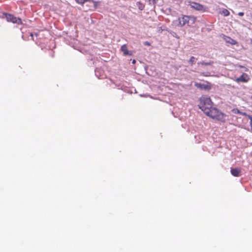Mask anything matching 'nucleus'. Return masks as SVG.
I'll use <instances>...</instances> for the list:
<instances>
[{
    "label": "nucleus",
    "instance_id": "obj_10",
    "mask_svg": "<svg viewBox=\"0 0 252 252\" xmlns=\"http://www.w3.org/2000/svg\"><path fill=\"white\" fill-rule=\"evenodd\" d=\"M223 39L226 43H229L231 45H235L237 43L236 40L227 36H224Z\"/></svg>",
    "mask_w": 252,
    "mask_h": 252
},
{
    "label": "nucleus",
    "instance_id": "obj_12",
    "mask_svg": "<svg viewBox=\"0 0 252 252\" xmlns=\"http://www.w3.org/2000/svg\"><path fill=\"white\" fill-rule=\"evenodd\" d=\"M222 14H223L224 16H227L229 15L230 13L229 11L226 9H223L221 13Z\"/></svg>",
    "mask_w": 252,
    "mask_h": 252
},
{
    "label": "nucleus",
    "instance_id": "obj_7",
    "mask_svg": "<svg viewBox=\"0 0 252 252\" xmlns=\"http://www.w3.org/2000/svg\"><path fill=\"white\" fill-rule=\"evenodd\" d=\"M194 86L201 90H209L211 88V86L210 84H201L200 83H195Z\"/></svg>",
    "mask_w": 252,
    "mask_h": 252
},
{
    "label": "nucleus",
    "instance_id": "obj_1",
    "mask_svg": "<svg viewBox=\"0 0 252 252\" xmlns=\"http://www.w3.org/2000/svg\"><path fill=\"white\" fill-rule=\"evenodd\" d=\"M204 113L213 119L222 122H224L225 121L226 115L213 106Z\"/></svg>",
    "mask_w": 252,
    "mask_h": 252
},
{
    "label": "nucleus",
    "instance_id": "obj_14",
    "mask_svg": "<svg viewBox=\"0 0 252 252\" xmlns=\"http://www.w3.org/2000/svg\"><path fill=\"white\" fill-rule=\"evenodd\" d=\"M195 58L193 56L191 57L189 60V63L191 65H192L194 63Z\"/></svg>",
    "mask_w": 252,
    "mask_h": 252
},
{
    "label": "nucleus",
    "instance_id": "obj_4",
    "mask_svg": "<svg viewBox=\"0 0 252 252\" xmlns=\"http://www.w3.org/2000/svg\"><path fill=\"white\" fill-rule=\"evenodd\" d=\"M189 21H191L192 23H194L196 21V18L193 16H184L181 19H180L179 23L181 25L184 26L189 24Z\"/></svg>",
    "mask_w": 252,
    "mask_h": 252
},
{
    "label": "nucleus",
    "instance_id": "obj_8",
    "mask_svg": "<svg viewBox=\"0 0 252 252\" xmlns=\"http://www.w3.org/2000/svg\"><path fill=\"white\" fill-rule=\"evenodd\" d=\"M121 51L123 52L124 56L129 55L132 56L133 54L132 51H128L127 50V46L126 44L123 45L121 48Z\"/></svg>",
    "mask_w": 252,
    "mask_h": 252
},
{
    "label": "nucleus",
    "instance_id": "obj_3",
    "mask_svg": "<svg viewBox=\"0 0 252 252\" xmlns=\"http://www.w3.org/2000/svg\"><path fill=\"white\" fill-rule=\"evenodd\" d=\"M5 15L6 20L8 22H12L14 24H17L18 25L22 24V21L21 18H17L11 14L6 13Z\"/></svg>",
    "mask_w": 252,
    "mask_h": 252
},
{
    "label": "nucleus",
    "instance_id": "obj_5",
    "mask_svg": "<svg viewBox=\"0 0 252 252\" xmlns=\"http://www.w3.org/2000/svg\"><path fill=\"white\" fill-rule=\"evenodd\" d=\"M189 5L191 7L195 9L196 10L203 12L205 11V9L204 8L203 5L200 3L195 2H190Z\"/></svg>",
    "mask_w": 252,
    "mask_h": 252
},
{
    "label": "nucleus",
    "instance_id": "obj_2",
    "mask_svg": "<svg viewBox=\"0 0 252 252\" xmlns=\"http://www.w3.org/2000/svg\"><path fill=\"white\" fill-rule=\"evenodd\" d=\"M213 105L210 97L207 95H202L199 98V108L204 113Z\"/></svg>",
    "mask_w": 252,
    "mask_h": 252
},
{
    "label": "nucleus",
    "instance_id": "obj_6",
    "mask_svg": "<svg viewBox=\"0 0 252 252\" xmlns=\"http://www.w3.org/2000/svg\"><path fill=\"white\" fill-rule=\"evenodd\" d=\"M250 80L249 76L245 73H243L239 77L237 78L235 81L239 82H247Z\"/></svg>",
    "mask_w": 252,
    "mask_h": 252
},
{
    "label": "nucleus",
    "instance_id": "obj_18",
    "mask_svg": "<svg viewBox=\"0 0 252 252\" xmlns=\"http://www.w3.org/2000/svg\"><path fill=\"white\" fill-rule=\"evenodd\" d=\"M238 15L240 16H243L244 15V13L243 12H240L238 13Z\"/></svg>",
    "mask_w": 252,
    "mask_h": 252
},
{
    "label": "nucleus",
    "instance_id": "obj_9",
    "mask_svg": "<svg viewBox=\"0 0 252 252\" xmlns=\"http://www.w3.org/2000/svg\"><path fill=\"white\" fill-rule=\"evenodd\" d=\"M230 171L231 174L234 177H239L240 176L241 170L240 168H232Z\"/></svg>",
    "mask_w": 252,
    "mask_h": 252
},
{
    "label": "nucleus",
    "instance_id": "obj_13",
    "mask_svg": "<svg viewBox=\"0 0 252 252\" xmlns=\"http://www.w3.org/2000/svg\"><path fill=\"white\" fill-rule=\"evenodd\" d=\"M213 62H210L209 63H206L204 62H201L198 63V64H201L202 65H212L213 64Z\"/></svg>",
    "mask_w": 252,
    "mask_h": 252
},
{
    "label": "nucleus",
    "instance_id": "obj_21",
    "mask_svg": "<svg viewBox=\"0 0 252 252\" xmlns=\"http://www.w3.org/2000/svg\"><path fill=\"white\" fill-rule=\"evenodd\" d=\"M135 63H136V61H135V60H132V63L133 64H135Z\"/></svg>",
    "mask_w": 252,
    "mask_h": 252
},
{
    "label": "nucleus",
    "instance_id": "obj_11",
    "mask_svg": "<svg viewBox=\"0 0 252 252\" xmlns=\"http://www.w3.org/2000/svg\"><path fill=\"white\" fill-rule=\"evenodd\" d=\"M76 2L80 4L83 5L86 2H92L94 6L97 5V2L93 0H75Z\"/></svg>",
    "mask_w": 252,
    "mask_h": 252
},
{
    "label": "nucleus",
    "instance_id": "obj_17",
    "mask_svg": "<svg viewBox=\"0 0 252 252\" xmlns=\"http://www.w3.org/2000/svg\"><path fill=\"white\" fill-rule=\"evenodd\" d=\"M144 44L146 46H151V43L150 42H149L148 41H145L144 42Z\"/></svg>",
    "mask_w": 252,
    "mask_h": 252
},
{
    "label": "nucleus",
    "instance_id": "obj_15",
    "mask_svg": "<svg viewBox=\"0 0 252 252\" xmlns=\"http://www.w3.org/2000/svg\"><path fill=\"white\" fill-rule=\"evenodd\" d=\"M248 118L250 119V125L251 126V128L252 130V115H249L248 116Z\"/></svg>",
    "mask_w": 252,
    "mask_h": 252
},
{
    "label": "nucleus",
    "instance_id": "obj_19",
    "mask_svg": "<svg viewBox=\"0 0 252 252\" xmlns=\"http://www.w3.org/2000/svg\"><path fill=\"white\" fill-rule=\"evenodd\" d=\"M241 115H243V116H246L247 117H248V116L249 115H247L245 112H241Z\"/></svg>",
    "mask_w": 252,
    "mask_h": 252
},
{
    "label": "nucleus",
    "instance_id": "obj_16",
    "mask_svg": "<svg viewBox=\"0 0 252 252\" xmlns=\"http://www.w3.org/2000/svg\"><path fill=\"white\" fill-rule=\"evenodd\" d=\"M149 1L150 4H155L157 2V0H149Z\"/></svg>",
    "mask_w": 252,
    "mask_h": 252
},
{
    "label": "nucleus",
    "instance_id": "obj_20",
    "mask_svg": "<svg viewBox=\"0 0 252 252\" xmlns=\"http://www.w3.org/2000/svg\"><path fill=\"white\" fill-rule=\"evenodd\" d=\"M236 111H237V112H235V113H237V114H241V111H239V110H238V109H237V110H236Z\"/></svg>",
    "mask_w": 252,
    "mask_h": 252
}]
</instances>
